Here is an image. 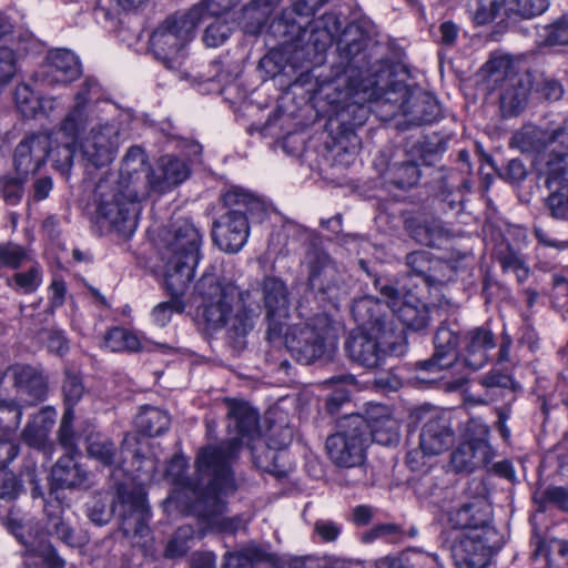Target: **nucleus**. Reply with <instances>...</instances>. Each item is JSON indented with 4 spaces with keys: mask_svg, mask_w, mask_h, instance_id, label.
I'll return each instance as SVG.
<instances>
[{
    "mask_svg": "<svg viewBox=\"0 0 568 568\" xmlns=\"http://www.w3.org/2000/svg\"><path fill=\"white\" fill-rule=\"evenodd\" d=\"M229 417L234 422L237 437L217 446L203 448L196 459L195 476H185L187 460L173 457L164 477L176 488L165 499L168 509H179L197 517L207 529L220 532H235L241 526L239 517H226L224 498L235 490L230 460L240 444L247 446L260 437L258 414L246 403L226 400Z\"/></svg>",
    "mask_w": 568,
    "mask_h": 568,
    "instance_id": "1",
    "label": "nucleus"
},
{
    "mask_svg": "<svg viewBox=\"0 0 568 568\" xmlns=\"http://www.w3.org/2000/svg\"><path fill=\"white\" fill-rule=\"evenodd\" d=\"M407 74L398 67L376 59L361 71L357 80V106L368 103V110L388 121L399 114L413 124L430 123L436 118L437 104L426 94H418L405 81Z\"/></svg>",
    "mask_w": 568,
    "mask_h": 568,
    "instance_id": "2",
    "label": "nucleus"
},
{
    "mask_svg": "<svg viewBox=\"0 0 568 568\" xmlns=\"http://www.w3.org/2000/svg\"><path fill=\"white\" fill-rule=\"evenodd\" d=\"M100 87L88 79L74 95V103L60 124V130L77 141L79 158L94 168L110 164L119 149L120 126L106 115V102L100 100Z\"/></svg>",
    "mask_w": 568,
    "mask_h": 568,
    "instance_id": "3",
    "label": "nucleus"
},
{
    "mask_svg": "<svg viewBox=\"0 0 568 568\" xmlns=\"http://www.w3.org/2000/svg\"><path fill=\"white\" fill-rule=\"evenodd\" d=\"M200 298L197 317L207 332L224 329L236 351H243L246 336L254 329L261 306L251 291H240L232 282L204 273L195 285Z\"/></svg>",
    "mask_w": 568,
    "mask_h": 568,
    "instance_id": "4",
    "label": "nucleus"
},
{
    "mask_svg": "<svg viewBox=\"0 0 568 568\" xmlns=\"http://www.w3.org/2000/svg\"><path fill=\"white\" fill-rule=\"evenodd\" d=\"M263 297L268 322L267 341L277 351L285 346L287 352L307 353L312 346L313 355H323L334 352L338 327L325 315L317 316L314 324L294 327L291 333L285 332V320L288 312L286 286L277 277L267 276L262 284Z\"/></svg>",
    "mask_w": 568,
    "mask_h": 568,
    "instance_id": "5",
    "label": "nucleus"
},
{
    "mask_svg": "<svg viewBox=\"0 0 568 568\" xmlns=\"http://www.w3.org/2000/svg\"><path fill=\"white\" fill-rule=\"evenodd\" d=\"M202 234L189 220L180 219L166 229L159 251L164 283L173 292L189 287L201 258Z\"/></svg>",
    "mask_w": 568,
    "mask_h": 568,
    "instance_id": "6",
    "label": "nucleus"
},
{
    "mask_svg": "<svg viewBox=\"0 0 568 568\" xmlns=\"http://www.w3.org/2000/svg\"><path fill=\"white\" fill-rule=\"evenodd\" d=\"M229 209L215 224L213 237L217 246L229 253H236L246 244L250 234V220L260 222L265 215V204L254 194L233 186L223 194Z\"/></svg>",
    "mask_w": 568,
    "mask_h": 568,
    "instance_id": "7",
    "label": "nucleus"
},
{
    "mask_svg": "<svg viewBox=\"0 0 568 568\" xmlns=\"http://www.w3.org/2000/svg\"><path fill=\"white\" fill-rule=\"evenodd\" d=\"M141 191L124 189L110 179H102L93 194V220L123 235H132L138 226Z\"/></svg>",
    "mask_w": 568,
    "mask_h": 568,
    "instance_id": "8",
    "label": "nucleus"
},
{
    "mask_svg": "<svg viewBox=\"0 0 568 568\" xmlns=\"http://www.w3.org/2000/svg\"><path fill=\"white\" fill-rule=\"evenodd\" d=\"M201 21L202 8L200 6L193 7L186 13L173 14L164 20L153 31L150 39L154 57L168 69H178Z\"/></svg>",
    "mask_w": 568,
    "mask_h": 568,
    "instance_id": "9",
    "label": "nucleus"
},
{
    "mask_svg": "<svg viewBox=\"0 0 568 568\" xmlns=\"http://www.w3.org/2000/svg\"><path fill=\"white\" fill-rule=\"evenodd\" d=\"M498 532L494 527L463 531L452 547L456 568H486L494 552L500 547Z\"/></svg>",
    "mask_w": 568,
    "mask_h": 568,
    "instance_id": "10",
    "label": "nucleus"
},
{
    "mask_svg": "<svg viewBox=\"0 0 568 568\" xmlns=\"http://www.w3.org/2000/svg\"><path fill=\"white\" fill-rule=\"evenodd\" d=\"M568 149V130L554 131L545 142V151L534 160V168L545 179L549 190H565L568 193V151H557L556 145Z\"/></svg>",
    "mask_w": 568,
    "mask_h": 568,
    "instance_id": "11",
    "label": "nucleus"
},
{
    "mask_svg": "<svg viewBox=\"0 0 568 568\" xmlns=\"http://www.w3.org/2000/svg\"><path fill=\"white\" fill-rule=\"evenodd\" d=\"M4 525L8 530L26 547V562L32 565V557L39 558L45 568H63L64 561L59 558L51 545L47 541L45 534L33 526L31 521H23L11 513Z\"/></svg>",
    "mask_w": 568,
    "mask_h": 568,
    "instance_id": "12",
    "label": "nucleus"
},
{
    "mask_svg": "<svg viewBox=\"0 0 568 568\" xmlns=\"http://www.w3.org/2000/svg\"><path fill=\"white\" fill-rule=\"evenodd\" d=\"M381 295L386 305L397 315L398 320L414 331L424 329L428 325L429 316L426 305L413 294L402 297L392 286H383Z\"/></svg>",
    "mask_w": 568,
    "mask_h": 568,
    "instance_id": "13",
    "label": "nucleus"
},
{
    "mask_svg": "<svg viewBox=\"0 0 568 568\" xmlns=\"http://www.w3.org/2000/svg\"><path fill=\"white\" fill-rule=\"evenodd\" d=\"M80 73V63L74 53L65 49H54L47 54L36 79L45 85L55 87L78 79Z\"/></svg>",
    "mask_w": 568,
    "mask_h": 568,
    "instance_id": "14",
    "label": "nucleus"
},
{
    "mask_svg": "<svg viewBox=\"0 0 568 568\" xmlns=\"http://www.w3.org/2000/svg\"><path fill=\"white\" fill-rule=\"evenodd\" d=\"M50 146L51 139L45 133H36L22 139L13 154L17 174L21 178L34 174L44 164Z\"/></svg>",
    "mask_w": 568,
    "mask_h": 568,
    "instance_id": "15",
    "label": "nucleus"
},
{
    "mask_svg": "<svg viewBox=\"0 0 568 568\" xmlns=\"http://www.w3.org/2000/svg\"><path fill=\"white\" fill-rule=\"evenodd\" d=\"M6 375L13 381L20 400L33 405L43 400L48 393V378L37 367L27 364L11 365Z\"/></svg>",
    "mask_w": 568,
    "mask_h": 568,
    "instance_id": "16",
    "label": "nucleus"
},
{
    "mask_svg": "<svg viewBox=\"0 0 568 568\" xmlns=\"http://www.w3.org/2000/svg\"><path fill=\"white\" fill-rule=\"evenodd\" d=\"M115 509L120 511L121 529L125 536H145L149 531V508L144 494L139 490L132 496L119 489V504Z\"/></svg>",
    "mask_w": 568,
    "mask_h": 568,
    "instance_id": "17",
    "label": "nucleus"
},
{
    "mask_svg": "<svg viewBox=\"0 0 568 568\" xmlns=\"http://www.w3.org/2000/svg\"><path fill=\"white\" fill-rule=\"evenodd\" d=\"M148 159L140 146H131L123 160L116 184L124 189L141 191V196L150 194Z\"/></svg>",
    "mask_w": 568,
    "mask_h": 568,
    "instance_id": "18",
    "label": "nucleus"
},
{
    "mask_svg": "<svg viewBox=\"0 0 568 568\" xmlns=\"http://www.w3.org/2000/svg\"><path fill=\"white\" fill-rule=\"evenodd\" d=\"M362 347V355L403 354L407 351L404 331L396 329L393 325L381 320H376L372 325Z\"/></svg>",
    "mask_w": 568,
    "mask_h": 568,
    "instance_id": "19",
    "label": "nucleus"
},
{
    "mask_svg": "<svg viewBox=\"0 0 568 568\" xmlns=\"http://www.w3.org/2000/svg\"><path fill=\"white\" fill-rule=\"evenodd\" d=\"M363 418L371 429L373 442L386 446L398 442L399 425L392 416L388 406L369 403L365 408Z\"/></svg>",
    "mask_w": 568,
    "mask_h": 568,
    "instance_id": "20",
    "label": "nucleus"
},
{
    "mask_svg": "<svg viewBox=\"0 0 568 568\" xmlns=\"http://www.w3.org/2000/svg\"><path fill=\"white\" fill-rule=\"evenodd\" d=\"M454 443L455 434L448 418L436 414L423 426L419 447L425 455H439L448 450Z\"/></svg>",
    "mask_w": 568,
    "mask_h": 568,
    "instance_id": "21",
    "label": "nucleus"
},
{
    "mask_svg": "<svg viewBox=\"0 0 568 568\" xmlns=\"http://www.w3.org/2000/svg\"><path fill=\"white\" fill-rule=\"evenodd\" d=\"M190 176V168L184 160L164 155L149 179L150 192L165 193L183 183Z\"/></svg>",
    "mask_w": 568,
    "mask_h": 568,
    "instance_id": "22",
    "label": "nucleus"
},
{
    "mask_svg": "<svg viewBox=\"0 0 568 568\" xmlns=\"http://www.w3.org/2000/svg\"><path fill=\"white\" fill-rule=\"evenodd\" d=\"M490 519L491 507L485 497H477L448 513L453 527L464 531L491 528Z\"/></svg>",
    "mask_w": 568,
    "mask_h": 568,
    "instance_id": "23",
    "label": "nucleus"
},
{
    "mask_svg": "<svg viewBox=\"0 0 568 568\" xmlns=\"http://www.w3.org/2000/svg\"><path fill=\"white\" fill-rule=\"evenodd\" d=\"M171 348L165 344L155 343L149 339H141L136 334L121 327L110 329L103 341V351L111 353H166Z\"/></svg>",
    "mask_w": 568,
    "mask_h": 568,
    "instance_id": "24",
    "label": "nucleus"
},
{
    "mask_svg": "<svg viewBox=\"0 0 568 568\" xmlns=\"http://www.w3.org/2000/svg\"><path fill=\"white\" fill-rule=\"evenodd\" d=\"M51 481L54 487L68 489H88L92 485L89 473L69 453L60 457L53 466Z\"/></svg>",
    "mask_w": 568,
    "mask_h": 568,
    "instance_id": "25",
    "label": "nucleus"
},
{
    "mask_svg": "<svg viewBox=\"0 0 568 568\" xmlns=\"http://www.w3.org/2000/svg\"><path fill=\"white\" fill-rule=\"evenodd\" d=\"M494 458V450L486 440H467L452 454V465L457 471H471L488 465Z\"/></svg>",
    "mask_w": 568,
    "mask_h": 568,
    "instance_id": "26",
    "label": "nucleus"
},
{
    "mask_svg": "<svg viewBox=\"0 0 568 568\" xmlns=\"http://www.w3.org/2000/svg\"><path fill=\"white\" fill-rule=\"evenodd\" d=\"M530 84L528 74L510 78L500 94V109L504 116L517 115L525 109Z\"/></svg>",
    "mask_w": 568,
    "mask_h": 568,
    "instance_id": "27",
    "label": "nucleus"
},
{
    "mask_svg": "<svg viewBox=\"0 0 568 568\" xmlns=\"http://www.w3.org/2000/svg\"><path fill=\"white\" fill-rule=\"evenodd\" d=\"M485 357H429L418 365L422 369L430 373L446 371L443 377L453 376L452 371L467 369L469 373L481 368L485 365Z\"/></svg>",
    "mask_w": 568,
    "mask_h": 568,
    "instance_id": "28",
    "label": "nucleus"
},
{
    "mask_svg": "<svg viewBox=\"0 0 568 568\" xmlns=\"http://www.w3.org/2000/svg\"><path fill=\"white\" fill-rule=\"evenodd\" d=\"M339 31V22L335 14L326 13L315 19L310 24L308 44L316 52H323L329 48Z\"/></svg>",
    "mask_w": 568,
    "mask_h": 568,
    "instance_id": "29",
    "label": "nucleus"
},
{
    "mask_svg": "<svg viewBox=\"0 0 568 568\" xmlns=\"http://www.w3.org/2000/svg\"><path fill=\"white\" fill-rule=\"evenodd\" d=\"M281 2L282 0H251L243 8V17L240 22L243 30L250 34H257L264 27L268 16Z\"/></svg>",
    "mask_w": 568,
    "mask_h": 568,
    "instance_id": "30",
    "label": "nucleus"
},
{
    "mask_svg": "<svg viewBox=\"0 0 568 568\" xmlns=\"http://www.w3.org/2000/svg\"><path fill=\"white\" fill-rule=\"evenodd\" d=\"M87 452L90 458L106 467H122L123 457L113 442L103 436L90 437Z\"/></svg>",
    "mask_w": 568,
    "mask_h": 568,
    "instance_id": "31",
    "label": "nucleus"
},
{
    "mask_svg": "<svg viewBox=\"0 0 568 568\" xmlns=\"http://www.w3.org/2000/svg\"><path fill=\"white\" fill-rule=\"evenodd\" d=\"M54 424L53 413L42 410L34 415L23 430L24 442L32 447H44L49 433Z\"/></svg>",
    "mask_w": 568,
    "mask_h": 568,
    "instance_id": "32",
    "label": "nucleus"
},
{
    "mask_svg": "<svg viewBox=\"0 0 568 568\" xmlns=\"http://www.w3.org/2000/svg\"><path fill=\"white\" fill-rule=\"evenodd\" d=\"M26 271H18L7 278V285L19 294H32L42 284L43 270L41 265L33 261Z\"/></svg>",
    "mask_w": 568,
    "mask_h": 568,
    "instance_id": "33",
    "label": "nucleus"
},
{
    "mask_svg": "<svg viewBox=\"0 0 568 568\" xmlns=\"http://www.w3.org/2000/svg\"><path fill=\"white\" fill-rule=\"evenodd\" d=\"M354 447V438L343 433L332 435L326 440L329 458L339 467L351 468L355 465Z\"/></svg>",
    "mask_w": 568,
    "mask_h": 568,
    "instance_id": "34",
    "label": "nucleus"
},
{
    "mask_svg": "<svg viewBox=\"0 0 568 568\" xmlns=\"http://www.w3.org/2000/svg\"><path fill=\"white\" fill-rule=\"evenodd\" d=\"M170 425V417L156 407H143L135 418L136 428L148 436L163 434Z\"/></svg>",
    "mask_w": 568,
    "mask_h": 568,
    "instance_id": "35",
    "label": "nucleus"
},
{
    "mask_svg": "<svg viewBox=\"0 0 568 568\" xmlns=\"http://www.w3.org/2000/svg\"><path fill=\"white\" fill-rule=\"evenodd\" d=\"M507 0H468L467 11L477 24L493 22L501 12L506 14Z\"/></svg>",
    "mask_w": 568,
    "mask_h": 568,
    "instance_id": "36",
    "label": "nucleus"
},
{
    "mask_svg": "<svg viewBox=\"0 0 568 568\" xmlns=\"http://www.w3.org/2000/svg\"><path fill=\"white\" fill-rule=\"evenodd\" d=\"M376 26L365 16L357 13V54L362 50L371 48L376 58L383 57L385 44L378 39Z\"/></svg>",
    "mask_w": 568,
    "mask_h": 568,
    "instance_id": "37",
    "label": "nucleus"
},
{
    "mask_svg": "<svg viewBox=\"0 0 568 568\" xmlns=\"http://www.w3.org/2000/svg\"><path fill=\"white\" fill-rule=\"evenodd\" d=\"M537 43L547 47L568 44V16H562L552 23L539 28Z\"/></svg>",
    "mask_w": 568,
    "mask_h": 568,
    "instance_id": "38",
    "label": "nucleus"
},
{
    "mask_svg": "<svg viewBox=\"0 0 568 568\" xmlns=\"http://www.w3.org/2000/svg\"><path fill=\"white\" fill-rule=\"evenodd\" d=\"M44 511L48 516L47 530L51 535H55L59 539L68 545L74 544L73 529L61 517L62 507L47 501Z\"/></svg>",
    "mask_w": 568,
    "mask_h": 568,
    "instance_id": "39",
    "label": "nucleus"
},
{
    "mask_svg": "<svg viewBox=\"0 0 568 568\" xmlns=\"http://www.w3.org/2000/svg\"><path fill=\"white\" fill-rule=\"evenodd\" d=\"M22 49L12 45H0V87L9 84L20 69Z\"/></svg>",
    "mask_w": 568,
    "mask_h": 568,
    "instance_id": "40",
    "label": "nucleus"
},
{
    "mask_svg": "<svg viewBox=\"0 0 568 568\" xmlns=\"http://www.w3.org/2000/svg\"><path fill=\"white\" fill-rule=\"evenodd\" d=\"M164 285L171 298L168 302L158 304L152 311L153 321L160 326H165L174 313H182L184 311L185 304L181 297L187 288L184 287L181 292L175 293L165 283Z\"/></svg>",
    "mask_w": 568,
    "mask_h": 568,
    "instance_id": "41",
    "label": "nucleus"
},
{
    "mask_svg": "<svg viewBox=\"0 0 568 568\" xmlns=\"http://www.w3.org/2000/svg\"><path fill=\"white\" fill-rule=\"evenodd\" d=\"M549 4V0H507L506 16L530 19L544 13Z\"/></svg>",
    "mask_w": 568,
    "mask_h": 568,
    "instance_id": "42",
    "label": "nucleus"
},
{
    "mask_svg": "<svg viewBox=\"0 0 568 568\" xmlns=\"http://www.w3.org/2000/svg\"><path fill=\"white\" fill-rule=\"evenodd\" d=\"M232 32L233 26L231 23L215 18L205 27L202 40L207 48H217L229 40Z\"/></svg>",
    "mask_w": 568,
    "mask_h": 568,
    "instance_id": "43",
    "label": "nucleus"
},
{
    "mask_svg": "<svg viewBox=\"0 0 568 568\" xmlns=\"http://www.w3.org/2000/svg\"><path fill=\"white\" fill-rule=\"evenodd\" d=\"M195 530L190 525L181 526L166 545L164 556L173 559L184 556L190 549L189 541L193 539Z\"/></svg>",
    "mask_w": 568,
    "mask_h": 568,
    "instance_id": "44",
    "label": "nucleus"
},
{
    "mask_svg": "<svg viewBox=\"0 0 568 568\" xmlns=\"http://www.w3.org/2000/svg\"><path fill=\"white\" fill-rule=\"evenodd\" d=\"M22 417V405L11 398H0V429L14 432Z\"/></svg>",
    "mask_w": 568,
    "mask_h": 568,
    "instance_id": "45",
    "label": "nucleus"
},
{
    "mask_svg": "<svg viewBox=\"0 0 568 568\" xmlns=\"http://www.w3.org/2000/svg\"><path fill=\"white\" fill-rule=\"evenodd\" d=\"M32 256L19 244L0 243V264L11 268H19L23 264L32 262Z\"/></svg>",
    "mask_w": 568,
    "mask_h": 568,
    "instance_id": "46",
    "label": "nucleus"
},
{
    "mask_svg": "<svg viewBox=\"0 0 568 568\" xmlns=\"http://www.w3.org/2000/svg\"><path fill=\"white\" fill-rule=\"evenodd\" d=\"M14 102L18 110L27 118L38 115L40 98L34 94L31 88L26 83L17 85L14 91Z\"/></svg>",
    "mask_w": 568,
    "mask_h": 568,
    "instance_id": "47",
    "label": "nucleus"
},
{
    "mask_svg": "<svg viewBox=\"0 0 568 568\" xmlns=\"http://www.w3.org/2000/svg\"><path fill=\"white\" fill-rule=\"evenodd\" d=\"M486 70L497 82L501 77L509 82L510 78L519 77L515 71L514 59L508 54H496L486 63Z\"/></svg>",
    "mask_w": 568,
    "mask_h": 568,
    "instance_id": "48",
    "label": "nucleus"
},
{
    "mask_svg": "<svg viewBox=\"0 0 568 568\" xmlns=\"http://www.w3.org/2000/svg\"><path fill=\"white\" fill-rule=\"evenodd\" d=\"M53 165L62 173H68L72 166L74 156H79L77 141L65 143L55 149L49 148V155Z\"/></svg>",
    "mask_w": 568,
    "mask_h": 568,
    "instance_id": "49",
    "label": "nucleus"
},
{
    "mask_svg": "<svg viewBox=\"0 0 568 568\" xmlns=\"http://www.w3.org/2000/svg\"><path fill=\"white\" fill-rule=\"evenodd\" d=\"M264 554L255 547H248L239 552L225 556L223 568H251L253 562L260 561Z\"/></svg>",
    "mask_w": 568,
    "mask_h": 568,
    "instance_id": "50",
    "label": "nucleus"
},
{
    "mask_svg": "<svg viewBox=\"0 0 568 568\" xmlns=\"http://www.w3.org/2000/svg\"><path fill=\"white\" fill-rule=\"evenodd\" d=\"M433 261L429 253L425 251L413 252L407 255V265L410 271L419 277L426 286L430 285L432 276L428 272L432 268Z\"/></svg>",
    "mask_w": 568,
    "mask_h": 568,
    "instance_id": "51",
    "label": "nucleus"
},
{
    "mask_svg": "<svg viewBox=\"0 0 568 568\" xmlns=\"http://www.w3.org/2000/svg\"><path fill=\"white\" fill-rule=\"evenodd\" d=\"M333 267L329 265L326 256L318 258V265H314L310 270L308 284L312 290L320 292L328 291L329 286L325 284V280L333 275Z\"/></svg>",
    "mask_w": 568,
    "mask_h": 568,
    "instance_id": "52",
    "label": "nucleus"
},
{
    "mask_svg": "<svg viewBox=\"0 0 568 568\" xmlns=\"http://www.w3.org/2000/svg\"><path fill=\"white\" fill-rule=\"evenodd\" d=\"M546 205L552 217L568 220V193L565 190H551Z\"/></svg>",
    "mask_w": 568,
    "mask_h": 568,
    "instance_id": "53",
    "label": "nucleus"
},
{
    "mask_svg": "<svg viewBox=\"0 0 568 568\" xmlns=\"http://www.w3.org/2000/svg\"><path fill=\"white\" fill-rule=\"evenodd\" d=\"M434 344L436 353L434 355H448L458 344V336L448 327L442 326L436 332Z\"/></svg>",
    "mask_w": 568,
    "mask_h": 568,
    "instance_id": "54",
    "label": "nucleus"
},
{
    "mask_svg": "<svg viewBox=\"0 0 568 568\" xmlns=\"http://www.w3.org/2000/svg\"><path fill=\"white\" fill-rule=\"evenodd\" d=\"M495 346L493 334L484 328H477L469 333V352H488Z\"/></svg>",
    "mask_w": 568,
    "mask_h": 568,
    "instance_id": "55",
    "label": "nucleus"
},
{
    "mask_svg": "<svg viewBox=\"0 0 568 568\" xmlns=\"http://www.w3.org/2000/svg\"><path fill=\"white\" fill-rule=\"evenodd\" d=\"M67 297V285L60 278H53L48 287L49 312L52 314L60 308Z\"/></svg>",
    "mask_w": 568,
    "mask_h": 568,
    "instance_id": "56",
    "label": "nucleus"
},
{
    "mask_svg": "<svg viewBox=\"0 0 568 568\" xmlns=\"http://www.w3.org/2000/svg\"><path fill=\"white\" fill-rule=\"evenodd\" d=\"M19 494L20 484L16 476L6 469H0V499L12 500Z\"/></svg>",
    "mask_w": 568,
    "mask_h": 568,
    "instance_id": "57",
    "label": "nucleus"
},
{
    "mask_svg": "<svg viewBox=\"0 0 568 568\" xmlns=\"http://www.w3.org/2000/svg\"><path fill=\"white\" fill-rule=\"evenodd\" d=\"M134 464H136L134 469L139 473L136 478L140 484H144L149 480L160 479L156 474V463L152 458H140L139 455H135Z\"/></svg>",
    "mask_w": 568,
    "mask_h": 568,
    "instance_id": "58",
    "label": "nucleus"
},
{
    "mask_svg": "<svg viewBox=\"0 0 568 568\" xmlns=\"http://www.w3.org/2000/svg\"><path fill=\"white\" fill-rule=\"evenodd\" d=\"M399 175L397 178V185L399 187H409L416 184L419 180L420 172L418 166L415 163H405L403 164L399 170Z\"/></svg>",
    "mask_w": 568,
    "mask_h": 568,
    "instance_id": "59",
    "label": "nucleus"
},
{
    "mask_svg": "<svg viewBox=\"0 0 568 568\" xmlns=\"http://www.w3.org/2000/svg\"><path fill=\"white\" fill-rule=\"evenodd\" d=\"M84 387L81 378L74 374H68L63 384V392L68 402L77 403L82 394Z\"/></svg>",
    "mask_w": 568,
    "mask_h": 568,
    "instance_id": "60",
    "label": "nucleus"
},
{
    "mask_svg": "<svg viewBox=\"0 0 568 568\" xmlns=\"http://www.w3.org/2000/svg\"><path fill=\"white\" fill-rule=\"evenodd\" d=\"M314 531L323 541H334L341 534V527L331 520L320 519L315 523Z\"/></svg>",
    "mask_w": 568,
    "mask_h": 568,
    "instance_id": "61",
    "label": "nucleus"
},
{
    "mask_svg": "<svg viewBox=\"0 0 568 568\" xmlns=\"http://www.w3.org/2000/svg\"><path fill=\"white\" fill-rule=\"evenodd\" d=\"M27 178L18 175L17 179H9L3 185V197L9 204H17L22 196V182Z\"/></svg>",
    "mask_w": 568,
    "mask_h": 568,
    "instance_id": "62",
    "label": "nucleus"
},
{
    "mask_svg": "<svg viewBox=\"0 0 568 568\" xmlns=\"http://www.w3.org/2000/svg\"><path fill=\"white\" fill-rule=\"evenodd\" d=\"M503 267L505 271H513L519 282H523L528 276V268L524 265L523 261L516 255H508L501 258Z\"/></svg>",
    "mask_w": 568,
    "mask_h": 568,
    "instance_id": "63",
    "label": "nucleus"
},
{
    "mask_svg": "<svg viewBox=\"0 0 568 568\" xmlns=\"http://www.w3.org/2000/svg\"><path fill=\"white\" fill-rule=\"evenodd\" d=\"M538 91L544 98L552 101L559 100L564 93L561 84L554 79H544L538 83Z\"/></svg>",
    "mask_w": 568,
    "mask_h": 568,
    "instance_id": "64",
    "label": "nucleus"
}]
</instances>
